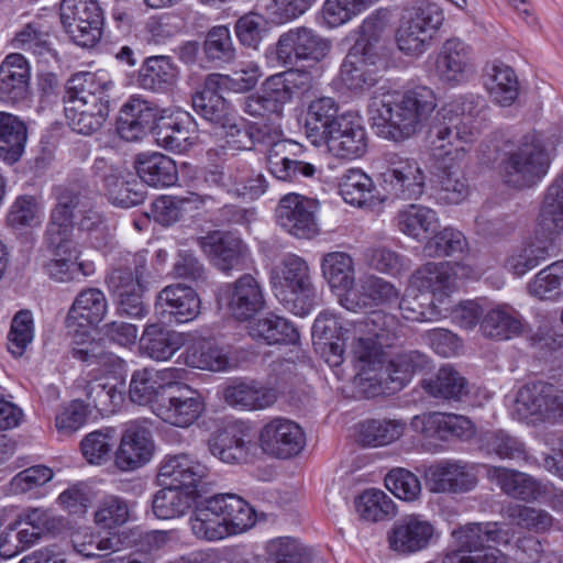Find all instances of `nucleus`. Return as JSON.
Returning a JSON list of instances; mask_svg holds the SVG:
<instances>
[{"mask_svg":"<svg viewBox=\"0 0 563 563\" xmlns=\"http://www.w3.org/2000/svg\"><path fill=\"white\" fill-rule=\"evenodd\" d=\"M435 108V95L426 86L388 92L369 103L372 119L383 125L384 137L395 142H402L421 131Z\"/></svg>","mask_w":563,"mask_h":563,"instance_id":"f257e3e1","label":"nucleus"},{"mask_svg":"<svg viewBox=\"0 0 563 563\" xmlns=\"http://www.w3.org/2000/svg\"><path fill=\"white\" fill-rule=\"evenodd\" d=\"M479 96H457L445 103L430 128L432 155L435 159L463 161L465 145L475 140L473 120L485 109Z\"/></svg>","mask_w":563,"mask_h":563,"instance_id":"f03ea898","label":"nucleus"},{"mask_svg":"<svg viewBox=\"0 0 563 563\" xmlns=\"http://www.w3.org/2000/svg\"><path fill=\"white\" fill-rule=\"evenodd\" d=\"M275 297L291 313L303 317L316 305V288L307 262L295 254H287L272 272Z\"/></svg>","mask_w":563,"mask_h":563,"instance_id":"7ed1b4c3","label":"nucleus"},{"mask_svg":"<svg viewBox=\"0 0 563 563\" xmlns=\"http://www.w3.org/2000/svg\"><path fill=\"white\" fill-rule=\"evenodd\" d=\"M55 206L51 211L45 240L49 249L59 253L70 242L74 230L75 211L80 213L89 207L93 191L79 183L58 186L53 189Z\"/></svg>","mask_w":563,"mask_h":563,"instance_id":"20e7f679","label":"nucleus"},{"mask_svg":"<svg viewBox=\"0 0 563 563\" xmlns=\"http://www.w3.org/2000/svg\"><path fill=\"white\" fill-rule=\"evenodd\" d=\"M550 164L541 140L534 134H527L504 161L505 181L514 188H530L548 174Z\"/></svg>","mask_w":563,"mask_h":563,"instance_id":"39448f33","label":"nucleus"},{"mask_svg":"<svg viewBox=\"0 0 563 563\" xmlns=\"http://www.w3.org/2000/svg\"><path fill=\"white\" fill-rule=\"evenodd\" d=\"M443 20L439 5L426 0L418 1L396 32L398 48L407 55L422 54Z\"/></svg>","mask_w":563,"mask_h":563,"instance_id":"423d86ee","label":"nucleus"},{"mask_svg":"<svg viewBox=\"0 0 563 563\" xmlns=\"http://www.w3.org/2000/svg\"><path fill=\"white\" fill-rule=\"evenodd\" d=\"M60 23L71 41L81 47H92L101 38L103 11L96 0H62Z\"/></svg>","mask_w":563,"mask_h":563,"instance_id":"0eeeda50","label":"nucleus"},{"mask_svg":"<svg viewBox=\"0 0 563 563\" xmlns=\"http://www.w3.org/2000/svg\"><path fill=\"white\" fill-rule=\"evenodd\" d=\"M385 162L386 169L380 174L385 191L405 200L418 199L423 194L426 175L415 158L389 152Z\"/></svg>","mask_w":563,"mask_h":563,"instance_id":"6e6552de","label":"nucleus"},{"mask_svg":"<svg viewBox=\"0 0 563 563\" xmlns=\"http://www.w3.org/2000/svg\"><path fill=\"white\" fill-rule=\"evenodd\" d=\"M331 49V42L309 27H296L283 33L274 48L282 66H294L301 60L320 62Z\"/></svg>","mask_w":563,"mask_h":563,"instance_id":"1a4fd4ad","label":"nucleus"},{"mask_svg":"<svg viewBox=\"0 0 563 563\" xmlns=\"http://www.w3.org/2000/svg\"><path fill=\"white\" fill-rule=\"evenodd\" d=\"M318 209V200L289 192L278 201L275 210L276 222L290 235L309 240L320 231L317 219Z\"/></svg>","mask_w":563,"mask_h":563,"instance_id":"9d476101","label":"nucleus"},{"mask_svg":"<svg viewBox=\"0 0 563 563\" xmlns=\"http://www.w3.org/2000/svg\"><path fill=\"white\" fill-rule=\"evenodd\" d=\"M515 412L521 420H563V390L543 382L527 384L517 394Z\"/></svg>","mask_w":563,"mask_h":563,"instance_id":"9b49d317","label":"nucleus"},{"mask_svg":"<svg viewBox=\"0 0 563 563\" xmlns=\"http://www.w3.org/2000/svg\"><path fill=\"white\" fill-rule=\"evenodd\" d=\"M199 393L186 384H175L166 389L163 401L154 407V413L164 422L178 428H188L203 411Z\"/></svg>","mask_w":563,"mask_h":563,"instance_id":"f8f14e48","label":"nucleus"},{"mask_svg":"<svg viewBox=\"0 0 563 563\" xmlns=\"http://www.w3.org/2000/svg\"><path fill=\"white\" fill-rule=\"evenodd\" d=\"M154 452L155 443L146 421H131L122 432L114 464L122 472H132L147 464Z\"/></svg>","mask_w":563,"mask_h":563,"instance_id":"ddd939ff","label":"nucleus"},{"mask_svg":"<svg viewBox=\"0 0 563 563\" xmlns=\"http://www.w3.org/2000/svg\"><path fill=\"white\" fill-rule=\"evenodd\" d=\"M258 441L266 454L287 460L297 456L303 450L306 434L297 422L277 417L263 426Z\"/></svg>","mask_w":563,"mask_h":563,"instance_id":"4468645a","label":"nucleus"},{"mask_svg":"<svg viewBox=\"0 0 563 563\" xmlns=\"http://www.w3.org/2000/svg\"><path fill=\"white\" fill-rule=\"evenodd\" d=\"M201 308L196 290L180 283L168 285L156 296L155 314L162 323H186L195 320Z\"/></svg>","mask_w":563,"mask_h":563,"instance_id":"2eb2a0df","label":"nucleus"},{"mask_svg":"<svg viewBox=\"0 0 563 563\" xmlns=\"http://www.w3.org/2000/svg\"><path fill=\"white\" fill-rule=\"evenodd\" d=\"M162 112L156 103L131 96L120 109L117 132L126 142L141 141L152 133Z\"/></svg>","mask_w":563,"mask_h":563,"instance_id":"dca6fc26","label":"nucleus"},{"mask_svg":"<svg viewBox=\"0 0 563 563\" xmlns=\"http://www.w3.org/2000/svg\"><path fill=\"white\" fill-rule=\"evenodd\" d=\"M426 484L437 494H464L477 484L473 467L461 460H442L424 472Z\"/></svg>","mask_w":563,"mask_h":563,"instance_id":"f3484780","label":"nucleus"},{"mask_svg":"<svg viewBox=\"0 0 563 563\" xmlns=\"http://www.w3.org/2000/svg\"><path fill=\"white\" fill-rule=\"evenodd\" d=\"M218 298L239 320L250 319L265 306L262 287L250 274H244L234 283L222 286Z\"/></svg>","mask_w":563,"mask_h":563,"instance_id":"a211bd4d","label":"nucleus"},{"mask_svg":"<svg viewBox=\"0 0 563 563\" xmlns=\"http://www.w3.org/2000/svg\"><path fill=\"white\" fill-rule=\"evenodd\" d=\"M410 426L415 432L426 438L442 441L468 440L475 433L474 424L468 418L454 413L426 412L415 416Z\"/></svg>","mask_w":563,"mask_h":563,"instance_id":"6ab92c4d","label":"nucleus"},{"mask_svg":"<svg viewBox=\"0 0 563 563\" xmlns=\"http://www.w3.org/2000/svg\"><path fill=\"white\" fill-rule=\"evenodd\" d=\"M367 141L366 130L360 120L342 114L322 143L335 157L356 159L367 152Z\"/></svg>","mask_w":563,"mask_h":563,"instance_id":"aec40b11","label":"nucleus"},{"mask_svg":"<svg viewBox=\"0 0 563 563\" xmlns=\"http://www.w3.org/2000/svg\"><path fill=\"white\" fill-rule=\"evenodd\" d=\"M198 246L220 271L243 269L247 260V247L241 239L221 231L197 238Z\"/></svg>","mask_w":563,"mask_h":563,"instance_id":"412c9836","label":"nucleus"},{"mask_svg":"<svg viewBox=\"0 0 563 563\" xmlns=\"http://www.w3.org/2000/svg\"><path fill=\"white\" fill-rule=\"evenodd\" d=\"M435 70L441 81L457 86L475 73L472 48L459 38L446 40L437 57Z\"/></svg>","mask_w":563,"mask_h":563,"instance_id":"4be33fe9","label":"nucleus"},{"mask_svg":"<svg viewBox=\"0 0 563 563\" xmlns=\"http://www.w3.org/2000/svg\"><path fill=\"white\" fill-rule=\"evenodd\" d=\"M225 79L220 74H210L205 79L202 89L192 96L195 111L216 128L231 121L234 115L231 103L218 91Z\"/></svg>","mask_w":563,"mask_h":563,"instance_id":"5701e85b","label":"nucleus"},{"mask_svg":"<svg viewBox=\"0 0 563 563\" xmlns=\"http://www.w3.org/2000/svg\"><path fill=\"white\" fill-rule=\"evenodd\" d=\"M434 534V528L418 515H409L396 521L388 532L389 548L402 554L426 549Z\"/></svg>","mask_w":563,"mask_h":563,"instance_id":"b1692460","label":"nucleus"},{"mask_svg":"<svg viewBox=\"0 0 563 563\" xmlns=\"http://www.w3.org/2000/svg\"><path fill=\"white\" fill-rule=\"evenodd\" d=\"M31 71L26 58L19 53L9 54L0 64V102L16 104L30 93Z\"/></svg>","mask_w":563,"mask_h":563,"instance_id":"393cba45","label":"nucleus"},{"mask_svg":"<svg viewBox=\"0 0 563 563\" xmlns=\"http://www.w3.org/2000/svg\"><path fill=\"white\" fill-rule=\"evenodd\" d=\"M399 295V290L391 283L369 275L360 280L357 289L341 296L340 303L347 310L357 311L373 306L396 303Z\"/></svg>","mask_w":563,"mask_h":563,"instance_id":"a878e982","label":"nucleus"},{"mask_svg":"<svg viewBox=\"0 0 563 563\" xmlns=\"http://www.w3.org/2000/svg\"><path fill=\"white\" fill-rule=\"evenodd\" d=\"M208 474L209 468L187 453L168 454L158 467V478L162 482L170 486L178 484L188 490H195L197 484Z\"/></svg>","mask_w":563,"mask_h":563,"instance_id":"bb28decb","label":"nucleus"},{"mask_svg":"<svg viewBox=\"0 0 563 563\" xmlns=\"http://www.w3.org/2000/svg\"><path fill=\"white\" fill-rule=\"evenodd\" d=\"M487 476L496 482L506 495L526 503L539 500L547 494L545 485L519 471L490 466L487 470Z\"/></svg>","mask_w":563,"mask_h":563,"instance_id":"cd10ccee","label":"nucleus"},{"mask_svg":"<svg viewBox=\"0 0 563 563\" xmlns=\"http://www.w3.org/2000/svg\"><path fill=\"white\" fill-rule=\"evenodd\" d=\"M437 199L446 205H457L466 199L470 185L462 169V161L435 159Z\"/></svg>","mask_w":563,"mask_h":563,"instance_id":"c85d7f7f","label":"nucleus"},{"mask_svg":"<svg viewBox=\"0 0 563 563\" xmlns=\"http://www.w3.org/2000/svg\"><path fill=\"white\" fill-rule=\"evenodd\" d=\"M555 253L553 238L537 233L529 242L512 250L506 258L505 267L516 276H523Z\"/></svg>","mask_w":563,"mask_h":563,"instance_id":"c756f323","label":"nucleus"},{"mask_svg":"<svg viewBox=\"0 0 563 563\" xmlns=\"http://www.w3.org/2000/svg\"><path fill=\"white\" fill-rule=\"evenodd\" d=\"M108 311L106 295L98 288L81 290L75 298L65 319L67 329L76 325H98Z\"/></svg>","mask_w":563,"mask_h":563,"instance_id":"7c9ffc66","label":"nucleus"},{"mask_svg":"<svg viewBox=\"0 0 563 563\" xmlns=\"http://www.w3.org/2000/svg\"><path fill=\"white\" fill-rule=\"evenodd\" d=\"M457 536L461 548L467 554L474 551H481L486 545L509 544L510 533L505 530L499 522H471L461 527L454 532Z\"/></svg>","mask_w":563,"mask_h":563,"instance_id":"2f4dec72","label":"nucleus"},{"mask_svg":"<svg viewBox=\"0 0 563 563\" xmlns=\"http://www.w3.org/2000/svg\"><path fill=\"white\" fill-rule=\"evenodd\" d=\"M137 176L152 187H169L177 183L176 163L162 153H140L134 159Z\"/></svg>","mask_w":563,"mask_h":563,"instance_id":"473e14b6","label":"nucleus"},{"mask_svg":"<svg viewBox=\"0 0 563 563\" xmlns=\"http://www.w3.org/2000/svg\"><path fill=\"white\" fill-rule=\"evenodd\" d=\"M212 201H214L213 196L205 194L188 192L187 196H162L152 202L151 212L156 222L167 227L179 221L185 213L202 208Z\"/></svg>","mask_w":563,"mask_h":563,"instance_id":"72a5a7b5","label":"nucleus"},{"mask_svg":"<svg viewBox=\"0 0 563 563\" xmlns=\"http://www.w3.org/2000/svg\"><path fill=\"white\" fill-rule=\"evenodd\" d=\"M111 88V81L102 80L93 73H77L67 80L63 100L65 106L106 101L110 99Z\"/></svg>","mask_w":563,"mask_h":563,"instance_id":"f704fd0d","label":"nucleus"},{"mask_svg":"<svg viewBox=\"0 0 563 563\" xmlns=\"http://www.w3.org/2000/svg\"><path fill=\"white\" fill-rule=\"evenodd\" d=\"M223 398L232 407L257 410L272 406L277 400V391L255 382L236 380L224 388Z\"/></svg>","mask_w":563,"mask_h":563,"instance_id":"c9c22d12","label":"nucleus"},{"mask_svg":"<svg viewBox=\"0 0 563 563\" xmlns=\"http://www.w3.org/2000/svg\"><path fill=\"white\" fill-rule=\"evenodd\" d=\"M454 275L449 262L427 263L415 272L411 283L419 291L442 302L453 287Z\"/></svg>","mask_w":563,"mask_h":563,"instance_id":"e433bc0d","label":"nucleus"},{"mask_svg":"<svg viewBox=\"0 0 563 563\" xmlns=\"http://www.w3.org/2000/svg\"><path fill=\"white\" fill-rule=\"evenodd\" d=\"M184 335L161 324L145 327L140 339V351L155 361L169 360L183 345Z\"/></svg>","mask_w":563,"mask_h":563,"instance_id":"4c0bfd02","label":"nucleus"},{"mask_svg":"<svg viewBox=\"0 0 563 563\" xmlns=\"http://www.w3.org/2000/svg\"><path fill=\"white\" fill-rule=\"evenodd\" d=\"M249 333L254 340L268 345L296 344L300 338L297 328L289 320L275 313L250 321Z\"/></svg>","mask_w":563,"mask_h":563,"instance_id":"58836bf2","label":"nucleus"},{"mask_svg":"<svg viewBox=\"0 0 563 563\" xmlns=\"http://www.w3.org/2000/svg\"><path fill=\"white\" fill-rule=\"evenodd\" d=\"M242 172L239 169V163L213 165L206 168L200 177L199 191L196 194L211 195L214 201L206 203L205 207L218 205L219 196L222 194L236 198V180Z\"/></svg>","mask_w":563,"mask_h":563,"instance_id":"ea45409f","label":"nucleus"},{"mask_svg":"<svg viewBox=\"0 0 563 563\" xmlns=\"http://www.w3.org/2000/svg\"><path fill=\"white\" fill-rule=\"evenodd\" d=\"M339 107L333 98L322 97L312 101L307 110L306 115V134L314 145L322 144L332 130L333 125L339 121Z\"/></svg>","mask_w":563,"mask_h":563,"instance_id":"a19ab883","label":"nucleus"},{"mask_svg":"<svg viewBox=\"0 0 563 563\" xmlns=\"http://www.w3.org/2000/svg\"><path fill=\"white\" fill-rule=\"evenodd\" d=\"M106 168L107 163L103 158H97L95 161V173L103 179L109 200L114 206L131 208L144 201L145 191L143 190L142 184L122 180L112 170L110 174L103 173Z\"/></svg>","mask_w":563,"mask_h":563,"instance_id":"79ce46f5","label":"nucleus"},{"mask_svg":"<svg viewBox=\"0 0 563 563\" xmlns=\"http://www.w3.org/2000/svg\"><path fill=\"white\" fill-rule=\"evenodd\" d=\"M68 125L77 133L91 135L99 131L110 112V99L77 106H65Z\"/></svg>","mask_w":563,"mask_h":563,"instance_id":"37998d69","label":"nucleus"},{"mask_svg":"<svg viewBox=\"0 0 563 563\" xmlns=\"http://www.w3.org/2000/svg\"><path fill=\"white\" fill-rule=\"evenodd\" d=\"M173 383H163L159 372L153 368H142L134 371L129 386V397L132 402L146 406L150 405L154 411V407L158 401H163L166 396V389Z\"/></svg>","mask_w":563,"mask_h":563,"instance_id":"c03bdc74","label":"nucleus"},{"mask_svg":"<svg viewBox=\"0 0 563 563\" xmlns=\"http://www.w3.org/2000/svg\"><path fill=\"white\" fill-rule=\"evenodd\" d=\"M210 453L220 461L229 464L244 463L247 461L254 446L245 434L236 429H227L216 433L208 441Z\"/></svg>","mask_w":563,"mask_h":563,"instance_id":"a18cd8bd","label":"nucleus"},{"mask_svg":"<svg viewBox=\"0 0 563 563\" xmlns=\"http://www.w3.org/2000/svg\"><path fill=\"white\" fill-rule=\"evenodd\" d=\"M422 389L431 397L461 400L468 394L467 380L451 365H444L429 378L421 380Z\"/></svg>","mask_w":563,"mask_h":563,"instance_id":"49530a36","label":"nucleus"},{"mask_svg":"<svg viewBox=\"0 0 563 563\" xmlns=\"http://www.w3.org/2000/svg\"><path fill=\"white\" fill-rule=\"evenodd\" d=\"M211 498L195 501V511L190 518L192 533L202 540H221L230 534V528H227L225 519L212 505Z\"/></svg>","mask_w":563,"mask_h":563,"instance_id":"de8ad7c7","label":"nucleus"},{"mask_svg":"<svg viewBox=\"0 0 563 563\" xmlns=\"http://www.w3.org/2000/svg\"><path fill=\"white\" fill-rule=\"evenodd\" d=\"M406 422L396 419H366L356 426V440L363 446H384L400 439Z\"/></svg>","mask_w":563,"mask_h":563,"instance_id":"09e8293b","label":"nucleus"},{"mask_svg":"<svg viewBox=\"0 0 563 563\" xmlns=\"http://www.w3.org/2000/svg\"><path fill=\"white\" fill-rule=\"evenodd\" d=\"M177 68L170 57L159 55L147 57L139 70V85L151 91L165 92L176 82Z\"/></svg>","mask_w":563,"mask_h":563,"instance_id":"8fccbe9b","label":"nucleus"},{"mask_svg":"<svg viewBox=\"0 0 563 563\" xmlns=\"http://www.w3.org/2000/svg\"><path fill=\"white\" fill-rule=\"evenodd\" d=\"M210 498L221 517L225 519L227 528H230V534L243 532L254 526L255 512L240 496L218 494Z\"/></svg>","mask_w":563,"mask_h":563,"instance_id":"3c124183","label":"nucleus"},{"mask_svg":"<svg viewBox=\"0 0 563 563\" xmlns=\"http://www.w3.org/2000/svg\"><path fill=\"white\" fill-rule=\"evenodd\" d=\"M522 328L519 314L508 306L490 309L481 322L483 335L496 340H509L521 334Z\"/></svg>","mask_w":563,"mask_h":563,"instance_id":"603ef678","label":"nucleus"},{"mask_svg":"<svg viewBox=\"0 0 563 563\" xmlns=\"http://www.w3.org/2000/svg\"><path fill=\"white\" fill-rule=\"evenodd\" d=\"M195 501V490L169 485L155 493L152 498V511L158 519H172L184 516Z\"/></svg>","mask_w":563,"mask_h":563,"instance_id":"864d4df0","label":"nucleus"},{"mask_svg":"<svg viewBox=\"0 0 563 563\" xmlns=\"http://www.w3.org/2000/svg\"><path fill=\"white\" fill-rule=\"evenodd\" d=\"M395 221L400 232L417 240L434 233L439 227L437 213L421 205H409L397 213Z\"/></svg>","mask_w":563,"mask_h":563,"instance_id":"5fc2aeb1","label":"nucleus"},{"mask_svg":"<svg viewBox=\"0 0 563 563\" xmlns=\"http://www.w3.org/2000/svg\"><path fill=\"white\" fill-rule=\"evenodd\" d=\"M358 44L350 49L345 56L341 69V80L351 91L363 92L376 84L375 73L368 67Z\"/></svg>","mask_w":563,"mask_h":563,"instance_id":"6e6d98bb","label":"nucleus"},{"mask_svg":"<svg viewBox=\"0 0 563 563\" xmlns=\"http://www.w3.org/2000/svg\"><path fill=\"white\" fill-rule=\"evenodd\" d=\"M26 142V126L15 115L0 111V157L12 164L20 159Z\"/></svg>","mask_w":563,"mask_h":563,"instance_id":"4d7b16f0","label":"nucleus"},{"mask_svg":"<svg viewBox=\"0 0 563 563\" xmlns=\"http://www.w3.org/2000/svg\"><path fill=\"white\" fill-rule=\"evenodd\" d=\"M190 119L187 112L176 115H164L162 112L152 131L157 145L168 151L180 152L188 139L186 124L190 122Z\"/></svg>","mask_w":563,"mask_h":563,"instance_id":"13d9d810","label":"nucleus"},{"mask_svg":"<svg viewBox=\"0 0 563 563\" xmlns=\"http://www.w3.org/2000/svg\"><path fill=\"white\" fill-rule=\"evenodd\" d=\"M321 268L324 278L332 289L354 291V263L352 257L344 252H332L323 256Z\"/></svg>","mask_w":563,"mask_h":563,"instance_id":"bf43d9fd","label":"nucleus"},{"mask_svg":"<svg viewBox=\"0 0 563 563\" xmlns=\"http://www.w3.org/2000/svg\"><path fill=\"white\" fill-rule=\"evenodd\" d=\"M387 345H383L379 340L373 335L357 338L353 344V357L357 362L358 375L366 380H372L371 372L382 371L387 363L383 351Z\"/></svg>","mask_w":563,"mask_h":563,"instance_id":"052dcab7","label":"nucleus"},{"mask_svg":"<svg viewBox=\"0 0 563 563\" xmlns=\"http://www.w3.org/2000/svg\"><path fill=\"white\" fill-rule=\"evenodd\" d=\"M500 515L510 523L534 532H544L553 523V517L547 510L522 504L508 503L501 507Z\"/></svg>","mask_w":563,"mask_h":563,"instance_id":"680f3d73","label":"nucleus"},{"mask_svg":"<svg viewBox=\"0 0 563 563\" xmlns=\"http://www.w3.org/2000/svg\"><path fill=\"white\" fill-rule=\"evenodd\" d=\"M219 129L224 131L227 143L238 151H251L256 144L268 143L269 128L258 123L239 125L235 117Z\"/></svg>","mask_w":563,"mask_h":563,"instance_id":"e2e57ef3","label":"nucleus"},{"mask_svg":"<svg viewBox=\"0 0 563 563\" xmlns=\"http://www.w3.org/2000/svg\"><path fill=\"white\" fill-rule=\"evenodd\" d=\"M527 289L540 300H558L563 297V260L539 271L527 284Z\"/></svg>","mask_w":563,"mask_h":563,"instance_id":"0e129e2a","label":"nucleus"},{"mask_svg":"<svg viewBox=\"0 0 563 563\" xmlns=\"http://www.w3.org/2000/svg\"><path fill=\"white\" fill-rule=\"evenodd\" d=\"M373 179L360 168L346 169L339 180V192L345 202L362 207L373 198Z\"/></svg>","mask_w":563,"mask_h":563,"instance_id":"69168bd1","label":"nucleus"},{"mask_svg":"<svg viewBox=\"0 0 563 563\" xmlns=\"http://www.w3.org/2000/svg\"><path fill=\"white\" fill-rule=\"evenodd\" d=\"M487 84L492 98L500 106H510L518 97L519 81L515 70L505 64H494Z\"/></svg>","mask_w":563,"mask_h":563,"instance_id":"338daca9","label":"nucleus"},{"mask_svg":"<svg viewBox=\"0 0 563 563\" xmlns=\"http://www.w3.org/2000/svg\"><path fill=\"white\" fill-rule=\"evenodd\" d=\"M360 517L366 521L377 522L396 515V506L390 497L380 489H367L355 499Z\"/></svg>","mask_w":563,"mask_h":563,"instance_id":"774afa93","label":"nucleus"}]
</instances>
